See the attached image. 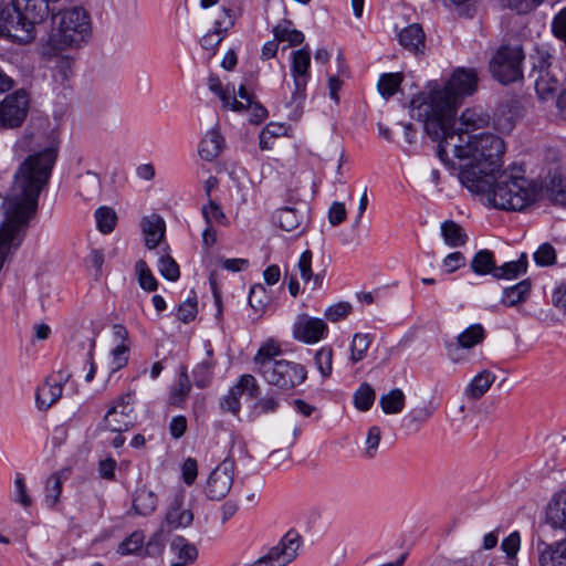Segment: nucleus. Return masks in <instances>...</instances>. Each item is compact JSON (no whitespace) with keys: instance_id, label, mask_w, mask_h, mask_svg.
<instances>
[{"instance_id":"f257e3e1","label":"nucleus","mask_w":566,"mask_h":566,"mask_svg":"<svg viewBox=\"0 0 566 566\" xmlns=\"http://www.w3.org/2000/svg\"><path fill=\"white\" fill-rule=\"evenodd\" d=\"M450 128L431 137L438 140L437 155L447 166L455 168L451 156L459 160V179L471 192H484L491 186L494 174L500 171L504 155V142L494 134L464 135Z\"/></svg>"},{"instance_id":"f03ea898","label":"nucleus","mask_w":566,"mask_h":566,"mask_svg":"<svg viewBox=\"0 0 566 566\" xmlns=\"http://www.w3.org/2000/svg\"><path fill=\"white\" fill-rule=\"evenodd\" d=\"M479 76L474 69L458 67L443 88L429 85L410 102V116L423 124L430 137L443 134L455 124V112L461 101L478 90Z\"/></svg>"},{"instance_id":"7ed1b4c3","label":"nucleus","mask_w":566,"mask_h":566,"mask_svg":"<svg viewBox=\"0 0 566 566\" xmlns=\"http://www.w3.org/2000/svg\"><path fill=\"white\" fill-rule=\"evenodd\" d=\"M281 348L272 340L263 344L254 356L256 371L271 385L282 390H290L307 377L305 367L298 363L277 359Z\"/></svg>"},{"instance_id":"20e7f679","label":"nucleus","mask_w":566,"mask_h":566,"mask_svg":"<svg viewBox=\"0 0 566 566\" xmlns=\"http://www.w3.org/2000/svg\"><path fill=\"white\" fill-rule=\"evenodd\" d=\"M481 193L496 209L520 211L535 200L537 187L525 177L504 170L494 174L490 188Z\"/></svg>"},{"instance_id":"39448f33","label":"nucleus","mask_w":566,"mask_h":566,"mask_svg":"<svg viewBox=\"0 0 566 566\" xmlns=\"http://www.w3.org/2000/svg\"><path fill=\"white\" fill-rule=\"evenodd\" d=\"M91 35V19L82 7L52 13L50 44L56 50L81 46Z\"/></svg>"},{"instance_id":"423d86ee","label":"nucleus","mask_w":566,"mask_h":566,"mask_svg":"<svg viewBox=\"0 0 566 566\" xmlns=\"http://www.w3.org/2000/svg\"><path fill=\"white\" fill-rule=\"evenodd\" d=\"M0 36L20 44L30 43L35 39V25L13 4L12 0H7L0 6Z\"/></svg>"},{"instance_id":"0eeeda50","label":"nucleus","mask_w":566,"mask_h":566,"mask_svg":"<svg viewBox=\"0 0 566 566\" xmlns=\"http://www.w3.org/2000/svg\"><path fill=\"white\" fill-rule=\"evenodd\" d=\"M522 48L518 45H501L490 62V71L499 82L509 84L522 78Z\"/></svg>"},{"instance_id":"6e6552de","label":"nucleus","mask_w":566,"mask_h":566,"mask_svg":"<svg viewBox=\"0 0 566 566\" xmlns=\"http://www.w3.org/2000/svg\"><path fill=\"white\" fill-rule=\"evenodd\" d=\"M235 462L230 457L219 463L209 474L205 493L211 501L224 499L233 484Z\"/></svg>"},{"instance_id":"1a4fd4ad","label":"nucleus","mask_w":566,"mask_h":566,"mask_svg":"<svg viewBox=\"0 0 566 566\" xmlns=\"http://www.w3.org/2000/svg\"><path fill=\"white\" fill-rule=\"evenodd\" d=\"M300 546L301 536L296 532L290 531L265 556L259 558L250 566H286L297 556Z\"/></svg>"},{"instance_id":"9d476101","label":"nucleus","mask_w":566,"mask_h":566,"mask_svg":"<svg viewBox=\"0 0 566 566\" xmlns=\"http://www.w3.org/2000/svg\"><path fill=\"white\" fill-rule=\"evenodd\" d=\"M134 407L130 394L122 395L107 410L103 424L112 432H124L134 427Z\"/></svg>"},{"instance_id":"9b49d317","label":"nucleus","mask_w":566,"mask_h":566,"mask_svg":"<svg viewBox=\"0 0 566 566\" xmlns=\"http://www.w3.org/2000/svg\"><path fill=\"white\" fill-rule=\"evenodd\" d=\"M29 97L25 91L19 90L7 96L0 104V128L19 127L27 117Z\"/></svg>"},{"instance_id":"f8f14e48","label":"nucleus","mask_w":566,"mask_h":566,"mask_svg":"<svg viewBox=\"0 0 566 566\" xmlns=\"http://www.w3.org/2000/svg\"><path fill=\"white\" fill-rule=\"evenodd\" d=\"M273 220L279 227L287 232H295L300 235L305 232L308 224V207L306 202H298L297 207H284L275 211Z\"/></svg>"},{"instance_id":"ddd939ff","label":"nucleus","mask_w":566,"mask_h":566,"mask_svg":"<svg viewBox=\"0 0 566 566\" xmlns=\"http://www.w3.org/2000/svg\"><path fill=\"white\" fill-rule=\"evenodd\" d=\"M326 332L327 325L322 318L311 317L306 314L300 315L293 326L294 338L306 344L319 342Z\"/></svg>"},{"instance_id":"4468645a","label":"nucleus","mask_w":566,"mask_h":566,"mask_svg":"<svg viewBox=\"0 0 566 566\" xmlns=\"http://www.w3.org/2000/svg\"><path fill=\"white\" fill-rule=\"evenodd\" d=\"M244 391L252 398L258 395L259 386L252 375L241 376L238 384L230 388L228 395L220 401L221 409L237 415L240 411V397Z\"/></svg>"},{"instance_id":"2eb2a0df","label":"nucleus","mask_w":566,"mask_h":566,"mask_svg":"<svg viewBox=\"0 0 566 566\" xmlns=\"http://www.w3.org/2000/svg\"><path fill=\"white\" fill-rule=\"evenodd\" d=\"M311 54L307 49L296 50L292 53V76L294 78L295 91L292 94V101L301 99L310 77Z\"/></svg>"},{"instance_id":"dca6fc26","label":"nucleus","mask_w":566,"mask_h":566,"mask_svg":"<svg viewBox=\"0 0 566 566\" xmlns=\"http://www.w3.org/2000/svg\"><path fill=\"white\" fill-rule=\"evenodd\" d=\"M491 119L488 109L482 106H472L462 112L459 118L461 127L455 130L453 126L452 130L459 134L470 135V132L488 127Z\"/></svg>"},{"instance_id":"f3484780","label":"nucleus","mask_w":566,"mask_h":566,"mask_svg":"<svg viewBox=\"0 0 566 566\" xmlns=\"http://www.w3.org/2000/svg\"><path fill=\"white\" fill-rule=\"evenodd\" d=\"M539 566H566V536L553 543H538Z\"/></svg>"},{"instance_id":"a211bd4d","label":"nucleus","mask_w":566,"mask_h":566,"mask_svg":"<svg viewBox=\"0 0 566 566\" xmlns=\"http://www.w3.org/2000/svg\"><path fill=\"white\" fill-rule=\"evenodd\" d=\"M546 522L553 530L566 532V491L555 494L549 501Z\"/></svg>"},{"instance_id":"6ab92c4d","label":"nucleus","mask_w":566,"mask_h":566,"mask_svg":"<svg viewBox=\"0 0 566 566\" xmlns=\"http://www.w3.org/2000/svg\"><path fill=\"white\" fill-rule=\"evenodd\" d=\"M192 521L193 514L190 509L185 507L184 497L175 496L165 516L166 524L171 528H179L189 526Z\"/></svg>"},{"instance_id":"aec40b11","label":"nucleus","mask_w":566,"mask_h":566,"mask_svg":"<svg viewBox=\"0 0 566 566\" xmlns=\"http://www.w3.org/2000/svg\"><path fill=\"white\" fill-rule=\"evenodd\" d=\"M140 226L147 248L155 249L165 237L166 226L164 219L160 216L153 213L144 217Z\"/></svg>"},{"instance_id":"412c9836","label":"nucleus","mask_w":566,"mask_h":566,"mask_svg":"<svg viewBox=\"0 0 566 566\" xmlns=\"http://www.w3.org/2000/svg\"><path fill=\"white\" fill-rule=\"evenodd\" d=\"M223 147L224 138L218 129L212 128L207 133L199 145V156L207 161H212L219 157Z\"/></svg>"},{"instance_id":"4be33fe9","label":"nucleus","mask_w":566,"mask_h":566,"mask_svg":"<svg viewBox=\"0 0 566 566\" xmlns=\"http://www.w3.org/2000/svg\"><path fill=\"white\" fill-rule=\"evenodd\" d=\"M208 86L223 103L224 107H230L232 111L241 112L244 108V103L239 102L234 97V86L222 87L221 81L217 75L211 74L208 78Z\"/></svg>"},{"instance_id":"5701e85b","label":"nucleus","mask_w":566,"mask_h":566,"mask_svg":"<svg viewBox=\"0 0 566 566\" xmlns=\"http://www.w3.org/2000/svg\"><path fill=\"white\" fill-rule=\"evenodd\" d=\"M495 378V375L488 369L480 371L470 381L465 388L464 395L469 399H480L490 389Z\"/></svg>"},{"instance_id":"b1692460","label":"nucleus","mask_w":566,"mask_h":566,"mask_svg":"<svg viewBox=\"0 0 566 566\" xmlns=\"http://www.w3.org/2000/svg\"><path fill=\"white\" fill-rule=\"evenodd\" d=\"M223 14L228 18V21H214V29L212 32H208L201 39V45L206 50H213L223 39V34L233 25V19L231 10H224Z\"/></svg>"},{"instance_id":"393cba45","label":"nucleus","mask_w":566,"mask_h":566,"mask_svg":"<svg viewBox=\"0 0 566 566\" xmlns=\"http://www.w3.org/2000/svg\"><path fill=\"white\" fill-rule=\"evenodd\" d=\"M63 391L60 382H50L48 379L36 391V405L41 410H46L53 406L61 397Z\"/></svg>"},{"instance_id":"a878e982","label":"nucleus","mask_w":566,"mask_h":566,"mask_svg":"<svg viewBox=\"0 0 566 566\" xmlns=\"http://www.w3.org/2000/svg\"><path fill=\"white\" fill-rule=\"evenodd\" d=\"M399 42L410 51H420L424 46V32L420 24L413 23L399 33Z\"/></svg>"},{"instance_id":"bb28decb","label":"nucleus","mask_w":566,"mask_h":566,"mask_svg":"<svg viewBox=\"0 0 566 566\" xmlns=\"http://www.w3.org/2000/svg\"><path fill=\"white\" fill-rule=\"evenodd\" d=\"M23 10L27 14V19L35 25L36 23L43 22L49 13L52 11L50 4L54 3L53 0H22Z\"/></svg>"},{"instance_id":"cd10ccee","label":"nucleus","mask_w":566,"mask_h":566,"mask_svg":"<svg viewBox=\"0 0 566 566\" xmlns=\"http://www.w3.org/2000/svg\"><path fill=\"white\" fill-rule=\"evenodd\" d=\"M406 405V396L399 388H394L379 398V406L386 415L400 413Z\"/></svg>"},{"instance_id":"c85d7f7f","label":"nucleus","mask_w":566,"mask_h":566,"mask_svg":"<svg viewBox=\"0 0 566 566\" xmlns=\"http://www.w3.org/2000/svg\"><path fill=\"white\" fill-rule=\"evenodd\" d=\"M527 271V255L522 253L518 260L496 266L493 276L499 280H514Z\"/></svg>"},{"instance_id":"c756f323","label":"nucleus","mask_w":566,"mask_h":566,"mask_svg":"<svg viewBox=\"0 0 566 566\" xmlns=\"http://www.w3.org/2000/svg\"><path fill=\"white\" fill-rule=\"evenodd\" d=\"M157 506V496L147 489H138L133 499V509L138 515H149Z\"/></svg>"},{"instance_id":"7c9ffc66","label":"nucleus","mask_w":566,"mask_h":566,"mask_svg":"<svg viewBox=\"0 0 566 566\" xmlns=\"http://www.w3.org/2000/svg\"><path fill=\"white\" fill-rule=\"evenodd\" d=\"M531 291V282L523 280L503 291L501 303L505 306H516L526 301Z\"/></svg>"},{"instance_id":"2f4dec72","label":"nucleus","mask_w":566,"mask_h":566,"mask_svg":"<svg viewBox=\"0 0 566 566\" xmlns=\"http://www.w3.org/2000/svg\"><path fill=\"white\" fill-rule=\"evenodd\" d=\"M312 258H313L312 251H310V250L304 251L300 256L297 266H298L302 280L306 284H311L312 289H317L322 285L324 276L321 273L313 274Z\"/></svg>"},{"instance_id":"473e14b6","label":"nucleus","mask_w":566,"mask_h":566,"mask_svg":"<svg viewBox=\"0 0 566 566\" xmlns=\"http://www.w3.org/2000/svg\"><path fill=\"white\" fill-rule=\"evenodd\" d=\"M531 77L534 80L536 93L542 99L553 95L560 85L559 80L552 72L536 74Z\"/></svg>"},{"instance_id":"72a5a7b5","label":"nucleus","mask_w":566,"mask_h":566,"mask_svg":"<svg viewBox=\"0 0 566 566\" xmlns=\"http://www.w3.org/2000/svg\"><path fill=\"white\" fill-rule=\"evenodd\" d=\"M291 21L284 20L274 27L273 34L279 42H289L291 46H294L304 41V34L296 29H291Z\"/></svg>"},{"instance_id":"f704fd0d","label":"nucleus","mask_w":566,"mask_h":566,"mask_svg":"<svg viewBox=\"0 0 566 566\" xmlns=\"http://www.w3.org/2000/svg\"><path fill=\"white\" fill-rule=\"evenodd\" d=\"M191 390V382L186 366L180 367L179 378L170 392V400L174 405H180L186 400Z\"/></svg>"},{"instance_id":"c9c22d12","label":"nucleus","mask_w":566,"mask_h":566,"mask_svg":"<svg viewBox=\"0 0 566 566\" xmlns=\"http://www.w3.org/2000/svg\"><path fill=\"white\" fill-rule=\"evenodd\" d=\"M471 269L479 275H493V272L496 269L493 253L489 250L479 251L471 261Z\"/></svg>"},{"instance_id":"e433bc0d","label":"nucleus","mask_w":566,"mask_h":566,"mask_svg":"<svg viewBox=\"0 0 566 566\" xmlns=\"http://www.w3.org/2000/svg\"><path fill=\"white\" fill-rule=\"evenodd\" d=\"M442 237L450 247H461L467 242V235L463 229L454 221H444L441 226Z\"/></svg>"},{"instance_id":"4c0bfd02","label":"nucleus","mask_w":566,"mask_h":566,"mask_svg":"<svg viewBox=\"0 0 566 566\" xmlns=\"http://www.w3.org/2000/svg\"><path fill=\"white\" fill-rule=\"evenodd\" d=\"M171 549L176 553L179 563L192 564L198 557L197 547L184 537H177L171 543Z\"/></svg>"},{"instance_id":"58836bf2","label":"nucleus","mask_w":566,"mask_h":566,"mask_svg":"<svg viewBox=\"0 0 566 566\" xmlns=\"http://www.w3.org/2000/svg\"><path fill=\"white\" fill-rule=\"evenodd\" d=\"M549 198L558 205H566V177L555 172L546 186Z\"/></svg>"},{"instance_id":"ea45409f","label":"nucleus","mask_w":566,"mask_h":566,"mask_svg":"<svg viewBox=\"0 0 566 566\" xmlns=\"http://www.w3.org/2000/svg\"><path fill=\"white\" fill-rule=\"evenodd\" d=\"M371 344V338L368 334L357 333L354 335L350 344V356L349 359L353 364L363 360L366 353Z\"/></svg>"},{"instance_id":"a19ab883","label":"nucleus","mask_w":566,"mask_h":566,"mask_svg":"<svg viewBox=\"0 0 566 566\" xmlns=\"http://www.w3.org/2000/svg\"><path fill=\"white\" fill-rule=\"evenodd\" d=\"M376 392L368 382H363L354 394V405L360 411H367L374 405Z\"/></svg>"},{"instance_id":"79ce46f5","label":"nucleus","mask_w":566,"mask_h":566,"mask_svg":"<svg viewBox=\"0 0 566 566\" xmlns=\"http://www.w3.org/2000/svg\"><path fill=\"white\" fill-rule=\"evenodd\" d=\"M314 363L323 378H327L333 371V348L323 346L316 350Z\"/></svg>"},{"instance_id":"37998d69","label":"nucleus","mask_w":566,"mask_h":566,"mask_svg":"<svg viewBox=\"0 0 566 566\" xmlns=\"http://www.w3.org/2000/svg\"><path fill=\"white\" fill-rule=\"evenodd\" d=\"M97 228L103 233H109L114 230L117 221L115 211L109 207H101L95 212Z\"/></svg>"},{"instance_id":"c03bdc74","label":"nucleus","mask_w":566,"mask_h":566,"mask_svg":"<svg viewBox=\"0 0 566 566\" xmlns=\"http://www.w3.org/2000/svg\"><path fill=\"white\" fill-rule=\"evenodd\" d=\"M101 181L95 172L87 171L80 177V193L85 199H91L98 193Z\"/></svg>"},{"instance_id":"a18cd8bd","label":"nucleus","mask_w":566,"mask_h":566,"mask_svg":"<svg viewBox=\"0 0 566 566\" xmlns=\"http://www.w3.org/2000/svg\"><path fill=\"white\" fill-rule=\"evenodd\" d=\"M484 338V329L480 324L471 325L458 336V343L463 348H471Z\"/></svg>"},{"instance_id":"49530a36","label":"nucleus","mask_w":566,"mask_h":566,"mask_svg":"<svg viewBox=\"0 0 566 566\" xmlns=\"http://www.w3.org/2000/svg\"><path fill=\"white\" fill-rule=\"evenodd\" d=\"M62 493V479L60 473H53L45 485V502L50 507H54Z\"/></svg>"},{"instance_id":"de8ad7c7","label":"nucleus","mask_w":566,"mask_h":566,"mask_svg":"<svg viewBox=\"0 0 566 566\" xmlns=\"http://www.w3.org/2000/svg\"><path fill=\"white\" fill-rule=\"evenodd\" d=\"M214 363L212 359H205L193 369L192 375L195 384L199 388H206L212 379V369Z\"/></svg>"},{"instance_id":"09e8293b","label":"nucleus","mask_w":566,"mask_h":566,"mask_svg":"<svg viewBox=\"0 0 566 566\" xmlns=\"http://www.w3.org/2000/svg\"><path fill=\"white\" fill-rule=\"evenodd\" d=\"M73 66L74 62L72 59L67 56H61L56 60L53 77L55 82H59L61 85H64L73 75Z\"/></svg>"},{"instance_id":"8fccbe9b","label":"nucleus","mask_w":566,"mask_h":566,"mask_svg":"<svg viewBox=\"0 0 566 566\" xmlns=\"http://www.w3.org/2000/svg\"><path fill=\"white\" fill-rule=\"evenodd\" d=\"M138 282L142 289L153 292L157 290V280L144 260H138L135 265Z\"/></svg>"},{"instance_id":"3c124183","label":"nucleus","mask_w":566,"mask_h":566,"mask_svg":"<svg viewBox=\"0 0 566 566\" xmlns=\"http://www.w3.org/2000/svg\"><path fill=\"white\" fill-rule=\"evenodd\" d=\"M401 83L399 73H389L380 76L378 81V91L381 96L388 98L392 96Z\"/></svg>"},{"instance_id":"603ef678","label":"nucleus","mask_w":566,"mask_h":566,"mask_svg":"<svg viewBox=\"0 0 566 566\" xmlns=\"http://www.w3.org/2000/svg\"><path fill=\"white\" fill-rule=\"evenodd\" d=\"M434 410L436 406L432 401L416 403L409 409L408 418L411 422L423 423L433 415Z\"/></svg>"},{"instance_id":"864d4df0","label":"nucleus","mask_w":566,"mask_h":566,"mask_svg":"<svg viewBox=\"0 0 566 566\" xmlns=\"http://www.w3.org/2000/svg\"><path fill=\"white\" fill-rule=\"evenodd\" d=\"M269 303V296L262 284H255L251 287L249 294V304L256 312L262 313Z\"/></svg>"},{"instance_id":"5fc2aeb1","label":"nucleus","mask_w":566,"mask_h":566,"mask_svg":"<svg viewBox=\"0 0 566 566\" xmlns=\"http://www.w3.org/2000/svg\"><path fill=\"white\" fill-rule=\"evenodd\" d=\"M144 538L143 532L136 531L118 545L117 552L122 555L136 553L142 549Z\"/></svg>"},{"instance_id":"6e6d98bb","label":"nucleus","mask_w":566,"mask_h":566,"mask_svg":"<svg viewBox=\"0 0 566 566\" xmlns=\"http://www.w3.org/2000/svg\"><path fill=\"white\" fill-rule=\"evenodd\" d=\"M352 305L347 302H339L331 305L325 310V317L332 323L339 322L346 318L352 313Z\"/></svg>"},{"instance_id":"4d7b16f0","label":"nucleus","mask_w":566,"mask_h":566,"mask_svg":"<svg viewBox=\"0 0 566 566\" xmlns=\"http://www.w3.org/2000/svg\"><path fill=\"white\" fill-rule=\"evenodd\" d=\"M159 272L169 281H176L180 275L179 265L170 255H164L159 259Z\"/></svg>"},{"instance_id":"13d9d810","label":"nucleus","mask_w":566,"mask_h":566,"mask_svg":"<svg viewBox=\"0 0 566 566\" xmlns=\"http://www.w3.org/2000/svg\"><path fill=\"white\" fill-rule=\"evenodd\" d=\"M202 216L207 224H211L212 222L223 224L226 223L227 220L226 214L223 213L219 205L211 199H209L208 205L202 207Z\"/></svg>"},{"instance_id":"bf43d9fd","label":"nucleus","mask_w":566,"mask_h":566,"mask_svg":"<svg viewBox=\"0 0 566 566\" xmlns=\"http://www.w3.org/2000/svg\"><path fill=\"white\" fill-rule=\"evenodd\" d=\"M534 260L538 265L547 266L555 263L556 253L549 243L542 244L534 253Z\"/></svg>"},{"instance_id":"052dcab7","label":"nucleus","mask_w":566,"mask_h":566,"mask_svg":"<svg viewBox=\"0 0 566 566\" xmlns=\"http://www.w3.org/2000/svg\"><path fill=\"white\" fill-rule=\"evenodd\" d=\"M521 546V536L517 531L511 533L506 538H504L501 543L502 551L506 554L509 558H515Z\"/></svg>"},{"instance_id":"680f3d73","label":"nucleus","mask_w":566,"mask_h":566,"mask_svg":"<svg viewBox=\"0 0 566 566\" xmlns=\"http://www.w3.org/2000/svg\"><path fill=\"white\" fill-rule=\"evenodd\" d=\"M533 70L531 76L536 74L551 72V55L545 51H537L536 55L533 56Z\"/></svg>"},{"instance_id":"e2e57ef3","label":"nucleus","mask_w":566,"mask_h":566,"mask_svg":"<svg viewBox=\"0 0 566 566\" xmlns=\"http://www.w3.org/2000/svg\"><path fill=\"white\" fill-rule=\"evenodd\" d=\"M15 485V502L20 503L24 507H29L32 505V499L28 494V490L24 483V479L18 474L14 481Z\"/></svg>"},{"instance_id":"0e129e2a","label":"nucleus","mask_w":566,"mask_h":566,"mask_svg":"<svg viewBox=\"0 0 566 566\" xmlns=\"http://www.w3.org/2000/svg\"><path fill=\"white\" fill-rule=\"evenodd\" d=\"M164 547H165V543L163 539L161 532L159 531V532H156L150 537V539L146 544L144 552H145V555H147V556H151V557L159 556L163 553Z\"/></svg>"},{"instance_id":"69168bd1","label":"nucleus","mask_w":566,"mask_h":566,"mask_svg":"<svg viewBox=\"0 0 566 566\" xmlns=\"http://www.w3.org/2000/svg\"><path fill=\"white\" fill-rule=\"evenodd\" d=\"M554 35L566 44V9L559 11L552 23Z\"/></svg>"},{"instance_id":"338daca9","label":"nucleus","mask_w":566,"mask_h":566,"mask_svg":"<svg viewBox=\"0 0 566 566\" xmlns=\"http://www.w3.org/2000/svg\"><path fill=\"white\" fill-rule=\"evenodd\" d=\"M196 314H197V302L189 298L179 305L177 315L181 322L188 323V322L195 319Z\"/></svg>"},{"instance_id":"774afa93","label":"nucleus","mask_w":566,"mask_h":566,"mask_svg":"<svg viewBox=\"0 0 566 566\" xmlns=\"http://www.w3.org/2000/svg\"><path fill=\"white\" fill-rule=\"evenodd\" d=\"M347 216L346 208L343 202L335 201L328 210V221L332 226H338L345 221Z\"/></svg>"}]
</instances>
